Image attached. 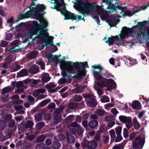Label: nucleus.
Returning a JSON list of instances; mask_svg holds the SVG:
<instances>
[{"mask_svg": "<svg viewBox=\"0 0 149 149\" xmlns=\"http://www.w3.org/2000/svg\"><path fill=\"white\" fill-rule=\"evenodd\" d=\"M6 126V123L3 121H0V131L3 130Z\"/></svg>", "mask_w": 149, "mask_h": 149, "instance_id": "f704fd0d", "label": "nucleus"}, {"mask_svg": "<svg viewBox=\"0 0 149 149\" xmlns=\"http://www.w3.org/2000/svg\"><path fill=\"white\" fill-rule=\"evenodd\" d=\"M133 122L134 128L136 129H138L140 127V125L136 118H134L133 119Z\"/></svg>", "mask_w": 149, "mask_h": 149, "instance_id": "aec40b11", "label": "nucleus"}, {"mask_svg": "<svg viewBox=\"0 0 149 149\" xmlns=\"http://www.w3.org/2000/svg\"><path fill=\"white\" fill-rule=\"evenodd\" d=\"M112 0H102V2L105 3L106 5H108V7L107 8V9H110V10L109 12H113V11L116 10V8L115 5L112 3Z\"/></svg>", "mask_w": 149, "mask_h": 149, "instance_id": "f8f14e48", "label": "nucleus"}, {"mask_svg": "<svg viewBox=\"0 0 149 149\" xmlns=\"http://www.w3.org/2000/svg\"><path fill=\"white\" fill-rule=\"evenodd\" d=\"M45 6L43 4H37L36 7H33L32 11L35 12V15L36 16V19L39 20L40 24H38V27L40 29H44L48 26L47 22L44 18L42 17V15L40 12L45 9Z\"/></svg>", "mask_w": 149, "mask_h": 149, "instance_id": "423d86ee", "label": "nucleus"}, {"mask_svg": "<svg viewBox=\"0 0 149 149\" xmlns=\"http://www.w3.org/2000/svg\"><path fill=\"white\" fill-rule=\"evenodd\" d=\"M82 97L81 96L77 95L74 98V101L77 102H79L82 100Z\"/></svg>", "mask_w": 149, "mask_h": 149, "instance_id": "864d4df0", "label": "nucleus"}, {"mask_svg": "<svg viewBox=\"0 0 149 149\" xmlns=\"http://www.w3.org/2000/svg\"><path fill=\"white\" fill-rule=\"evenodd\" d=\"M66 82V79L63 78H61L59 81V83L60 84H62L65 83Z\"/></svg>", "mask_w": 149, "mask_h": 149, "instance_id": "e2e57ef3", "label": "nucleus"}, {"mask_svg": "<svg viewBox=\"0 0 149 149\" xmlns=\"http://www.w3.org/2000/svg\"><path fill=\"white\" fill-rule=\"evenodd\" d=\"M61 120V117L60 114H58L57 116H55L54 118V121L56 124L60 122Z\"/></svg>", "mask_w": 149, "mask_h": 149, "instance_id": "c756f323", "label": "nucleus"}, {"mask_svg": "<svg viewBox=\"0 0 149 149\" xmlns=\"http://www.w3.org/2000/svg\"><path fill=\"white\" fill-rule=\"evenodd\" d=\"M98 124V122L96 120H93L89 122L88 126L91 128H94Z\"/></svg>", "mask_w": 149, "mask_h": 149, "instance_id": "6ab92c4d", "label": "nucleus"}, {"mask_svg": "<svg viewBox=\"0 0 149 149\" xmlns=\"http://www.w3.org/2000/svg\"><path fill=\"white\" fill-rule=\"evenodd\" d=\"M74 119V116L73 115H70L68 117L65 119V122L69 123L72 121Z\"/></svg>", "mask_w": 149, "mask_h": 149, "instance_id": "473e14b6", "label": "nucleus"}, {"mask_svg": "<svg viewBox=\"0 0 149 149\" xmlns=\"http://www.w3.org/2000/svg\"><path fill=\"white\" fill-rule=\"evenodd\" d=\"M97 92L99 95H101L103 94V90L99 88H97L96 89Z\"/></svg>", "mask_w": 149, "mask_h": 149, "instance_id": "4d7b16f0", "label": "nucleus"}, {"mask_svg": "<svg viewBox=\"0 0 149 149\" xmlns=\"http://www.w3.org/2000/svg\"><path fill=\"white\" fill-rule=\"evenodd\" d=\"M16 87L17 88H19L24 86V85L21 81L17 82L16 85Z\"/></svg>", "mask_w": 149, "mask_h": 149, "instance_id": "a18cd8bd", "label": "nucleus"}, {"mask_svg": "<svg viewBox=\"0 0 149 149\" xmlns=\"http://www.w3.org/2000/svg\"><path fill=\"white\" fill-rule=\"evenodd\" d=\"M30 9V11H28L26 12L24 14L26 18H28L31 17L32 15H33L35 17V18L36 19V16L35 15V12L32 11V10L33 9V7H32L31 9Z\"/></svg>", "mask_w": 149, "mask_h": 149, "instance_id": "f3484780", "label": "nucleus"}, {"mask_svg": "<svg viewBox=\"0 0 149 149\" xmlns=\"http://www.w3.org/2000/svg\"><path fill=\"white\" fill-rule=\"evenodd\" d=\"M50 101V100L49 99H47L45 100L39 104V105L40 107H43L47 104Z\"/></svg>", "mask_w": 149, "mask_h": 149, "instance_id": "c85d7f7f", "label": "nucleus"}, {"mask_svg": "<svg viewBox=\"0 0 149 149\" xmlns=\"http://www.w3.org/2000/svg\"><path fill=\"white\" fill-rule=\"evenodd\" d=\"M8 42L5 41H1L0 43V46L3 47H6L8 45Z\"/></svg>", "mask_w": 149, "mask_h": 149, "instance_id": "49530a36", "label": "nucleus"}, {"mask_svg": "<svg viewBox=\"0 0 149 149\" xmlns=\"http://www.w3.org/2000/svg\"><path fill=\"white\" fill-rule=\"evenodd\" d=\"M115 124L114 121H109L108 124L107 125L109 127L111 128Z\"/></svg>", "mask_w": 149, "mask_h": 149, "instance_id": "09e8293b", "label": "nucleus"}, {"mask_svg": "<svg viewBox=\"0 0 149 149\" xmlns=\"http://www.w3.org/2000/svg\"><path fill=\"white\" fill-rule=\"evenodd\" d=\"M50 79L49 75L48 73L45 74L42 78V81L43 82H46L49 81Z\"/></svg>", "mask_w": 149, "mask_h": 149, "instance_id": "412c9836", "label": "nucleus"}, {"mask_svg": "<svg viewBox=\"0 0 149 149\" xmlns=\"http://www.w3.org/2000/svg\"><path fill=\"white\" fill-rule=\"evenodd\" d=\"M145 139L140 136L136 137L135 140L132 142V146L133 149H142L145 143Z\"/></svg>", "mask_w": 149, "mask_h": 149, "instance_id": "6e6552de", "label": "nucleus"}, {"mask_svg": "<svg viewBox=\"0 0 149 149\" xmlns=\"http://www.w3.org/2000/svg\"><path fill=\"white\" fill-rule=\"evenodd\" d=\"M96 113L99 116L105 115V112L104 110L101 109H98L96 111Z\"/></svg>", "mask_w": 149, "mask_h": 149, "instance_id": "4be33fe9", "label": "nucleus"}, {"mask_svg": "<svg viewBox=\"0 0 149 149\" xmlns=\"http://www.w3.org/2000/svg\"><path fill=\"white\" fill-rule=\"evenodd\" d=\"M123 135L124 137L126 138L128 136V130L126 128H124L123 130Z\"/></svg>", "mask_w": 149, "mask_h": 149, "instance_id": "79ce46f5", "label": "nucleus"}, {"mask_svg": "<svg viewBox=\"0 0 149 149\" xmlns=\"http://www.w3.org/2000/svg\"><path fill=\"white\" fill-rule=\"evenodd\" d=\"M74 8L85 16L90 15L95 20L98 24H100V20L98 16H95L94 13L96 12L101 17V19L105 20L107 17V15L104 12L103 10L100 6L93 3L83 1V0H75Z\"/></svg>", "mask_w": 149, "mask_h": 149, "instance_id": "f257e3e1", "label": "nucleus"}, {"mask_svg": "<svg viewBox=\"0 0 149 149\" xmlns=\"http://www.w3.org/2000/svg\"><path fill=\"white\" fill-rule=\"evenodd\" d=\"M95 139L97 141H99L100 139V135L99 134H96L95 136Z\"/></svg>", "mask_w": 149, "mask_h": 149, "instance_id": "680f3d73", "label": "nucleus"}, {"mask_svg": "<svg viewBox=\"0 0 149 149\" xmlns=\"http://www.w3.org/2000/svg\"><path fill=\"white\" fill-rule=\"evenodd\" d=\"M44 125V123L41 122L38 123L36 125V127L38 129L42 128Z\"/></svg>", "mask_w": 149, "mask_h": 149, "instance_id": "603ef678", "label": "nucleus"}, {"mask_svg": "<svg viewBox=\"0 0 149 149\" xmlns=\"http://www.w3.org/2000/svg\"><path fill=\"white\" fill-rule=\"evenodd\" d=\"M109 137L108 136H104L102 137V140L104 143H107L109 141Z\"/></svg>", "mask_w": 149, "mask_h": 149, "instance_id": "a19ab883", "label": "nucleus"}, {"mask_svg": "<svg viewBox=\"0 0 149 149\" xmlns=\"http://www.w3.org/2000/svg\"><path fill=\"white\" fill-rule=\"evenodd\" d=\"M61 67L64 70H65L67 72L72 71L75 68L77 71L76 75V77H77L85 76L83 72V68L78 64L74 63L72 61H70L61 64Z\"/></svg>", "mask_w": 149, "mask_h": 149, "instance_id": "0eeeda50", "label": "nucleus"}, {"mask_svg": "<svg viewBox=\"0 0 149 149\" xmlns=\"http://www.w3.org/2000/svg\"><path fill=\"white\" fill-rule=\"evenodd\" d=\"M46 137V136L45 135H41L38 137L36 140V142L37 143H39L43 142Z\"/></svg>", "mask_w": 149, "mask_h": 149, "instance_id": "393cba45", "label": "nucleus"}, {"mask_svg": "<svg viewBox=\"0 0 149 149\" xmlns=\"http://www.w3.org/2000/svg\"><path fill=\"white\" fill-rule=\"evenodd\" d=\"M109 133L111 137V140H114L115 139L116 134L113 129H111L109 131Z\"/></svg>", "mask_w": 149, "mask_h": 149, "instance_id": "b1692460", "label": "nucleus"}, {"mask_svg": "<svg viewBox=\"0 0 149 149\" xmlns=\"http://www.w3.org/2000/svg\"><path fill=\"white\" fill-rule=\"evenodd\" d=\"M136 28H137L139 30L137 32L138 36L139 37L145 33V30L144 29V26L143 25L141 26H136L134 27L131 29H129L126 27H124L122 29V33L120 34V37L116 36H111V37H108V40L106 42V43H108L109 46L113 45L115 39L117 40H123L129 34H130Z\"/></svg>", "mask_w": 149, "mask_h": 149, "instance_id": "7ed1b4c3", "label": "nucleus"}, {"mask_svg": "<svg viewBox=\"0 0 149 149\" xmlns=\"http://www.w3.org/2000/svg\"><path fill=\"white\" fill-rule=\"evenodd\" d=\"M134 61L131 58H129V59L126 62V64L128 66H132L134 64Z\"/></svg>", "mask_w": 149, "mask_h": 149, "instance_id": "2f4dec72", "label": "nucleus"}, {"mask_svg": "<svg viewBox=\"0 0 149 149\" xmlns=\"http://www.w3.org/2000/svg\"><path fill=\"white\" fill-rule=\"evenodd\" d=\"M38 52L37 51H34L31 52L30 53L28 54L27 55V57L30 59H32L37 55Z\"/></svg>", "mask_w": 149, "mask_h": 149, "instance_id": "a211bd4d", "label": "nucleus"}, {"mask_svg": "<svg viewBox=\"0 0 149 149\" xmlns=\"http://www.w3.org/2000/svg\"><path fill=\"white\" fill-rule=\"evenodd\" d=\"M117 136L115 140V142H117L121 141L122 139V137L121 134H116Z\"/></svg>", "mask_w": 149, "mask_h": 149, "instance_id": "37998d69", "label": "nucleus"}, {"mask_svg": "<svg viewBox=\"0 0 149 149\" xmlns=\"http://www.w3.org/2000/svg\"><path fill=\"white\" fill-rule=\"evenodd\" d=\"M37 91L39 93H45L46 91V90L45 88H41L37 89Z\"/></svg>", "mask_w": 149, "mask_h": 149, "instance_id": "3c124183", "label": "nucleus"}, {"mask_svg": "<svg viewBox=\"0 0 149 149\" xmlns=\"http://www.w3.org/2000/svg\"><path fill=\"white\" fill-rule=\"evenodd\" d=\"M12 37V35L11 33H8L6 35L5 37V39L6 40H9Z\"/></svg>", "mask_w": 149, "mask_h": 149, "instance_id": "6e6d98bb", "label": "nucleus"}, {"mask_svg": "<svg viewBox=\"0 0 149 149\" xmlns=\"http://www.w3.org/2000/svg\"><path fill=\"white\" fill-rule=\"evenodd\" d=\"M140 104L139 102L137 101H135L132 104L131 106L132 108L134 109H138V107Z\"/></svg>", "mask_w": 149, "mask_h": 149, "instance_id": "5701e85b", "label": "nucleus"}, {"mask_svg": "<svg viewBox=\"0 0 149 149\" xmlns=\"http://www.w3.org/2000/svg\"><path fill=\"white\" fill-rule=\"evenodd\" d=\"M65 136L63 134H59L55 137V139L58 141H61L64 140Z\"/></svg>", "mask_w": 149, "mask_h": 149, "instance_id": "72a5a7b5", "label": "nucleus"}, {"mask_svg": "<svg viewBox=\"0 0 149 149\" xmlns=\"http://www.w3.org/2000/svg\"><path fill=\"white\" fill-rule=\"evenodd\" d=\"M69 130L73 134H74L76 133L75 129L73 127L69 126H68Z\"/></svg>", "mask_w": 149, "mask_h": 149, "instance_id": "c03bdc74", "label": "nucleus"}, {"mask_svg": "<svg viewBox=\"0 0 149 149\" xmlns=\"http://www.w3.org/2000/svg\"><path fill=\"white\" fill-rule=\"evenodd\" d=\"M82 125L85 128L87 127L88 126L87 121L86 120H84L82 122Z\"/></svg>", "mask_w": 149, "mask_h": 149, "instance_id": "338daca9", "label": "nucleus"}, {"mask_svg": "<svg viewBox=\"0 0 149 149\" xmlns=\"http://www.w3.org/2000/svg\"><path fill=\"white\" fill-rule=\"evenodd\" d=\"M27 71L26 70H23L19 72V74L20 76L23 77L27 75Z\"/></svg>", "mask_w": 149, "mask_h": 149, "instance_id": "4c0bfd02", "label": "nucleus"}, {"mask_svg": "<svg viewBox=\"0 0 149 149\" xmlns=\"http://www.w3.org/2000/svg\"><path fill=\"white\" fill-rule=\"evenodd\" d=\"M11 90L12 88L10 86H8L2 89V93H5L11 91Z\"/></svg>", "mask_w": 149, "mask_h": 149, "instance_id": "7c9ffc66", "label": "nucleus"}, {"mask_svg": "<svg viewBox=\"0 0 149 149\" xmlns=\"http://www.w3.org/2000/svg\"><path fill=\"white\" fill-rule=\"evenodd\" d=\"M36 28L33 29L29 33L24 34L22 37V39L23 42H26L29 39L32 38V36L33 35L37 34L38 32L39 34L37 36V38L40 39L42 41L44 40L48 36V33L44 29H40L38 27V24L36 26Z\"/></svg>", "mask_w": 149, "mask_h": 149, "instance_id": "39448f33", "label": "nucleus"}, {"mask_svg": "<svg viewBox=\"0 0 149 149\" xmlns=\"http://www.w3.org/2000/svg\"><path fill=\"white\" fill-rule=\"evenodd\" d=\"M55 106V104L54 102L51 103L48 106L49 108L50 109L54 108Z\"/></svg>", "mask_w": 149, "mask_h": 149, "instance_id": "774afa93", "label": "nucleus"}, {"mask_svg": "<svg viewBox=\"0 0 149 149\" xmlns=\"http://www.w3.org/2000/svg\"><path fill=\"white\" fill-rule=\"evenodd\" d=\"M57 2L56 9L58 11H60L61 13L63 14L66 19H71L76 20L77 18L78 20L82 19L81 17L79 15H75L73 13L68 11L65 10V7L64 5L63 0H54Z\"/></svg>", "mask_w": 149, "mask_h": 149, "instance_id": "20e7f679", "label": "nucleus"}, {"mask_svg": "<svg viewBox=\"0 0 149 149\" xmlns=\"http://www.w3.org/2000/svg\"><path fill=\"white\" fill-rule=\"evenodd\" d=\"M82 145L83 148H84L88 147L90 149H94L97 146L96 143L93 141L89 142L87 145L86 142L84 141L82 143Z\"/></svg>", "mask_w": 149, "mask_h": 149, "instance_id": "9b49d317", "label": "nucleus"}, {"mask_svg": "<svg viewBox=\"0 0 149 149\" xmlns=\"http://www.w3.org/2000/svg\"><path fill=\"white\" fill-rule=\"evenodd\" d=\"M53 148L55 149H58L61 147V144L58 141H54L53 144Z\"/></svg>", "mask_w": 149, "mask_h": 149, "instance_id": "cd10ccee", "label": "nucleus"}, {"mask_svg": "<svg viewBox=\"0 0 149 149\" xmlns=\"http://www.w3.org/2000/svg\"><path fill=\"white\" fill-rule=\"evenodd\" d=\"M83 96L84 97L88 98L87 102V105L91 107H95L96 106L97 102L94 97L92 95L87 94H84Z\"/></svg>", "mask_w": 149, "mask_h": 149, "instance_id": "1a4fd4ad", "label": "nucleus"}, {"mask_svg": "<svg viewBox=\"0 0 149 149\" xmlns=\"http://www.w3.org/2000/svg\"><path fill=\"white\" fill-rule=\"evenodd\" d=\"M45 148L44 144L43 143L38 144L36 147V149H44Z\"/></svg>", "mask_w": 149, "mask_h": 149, "instance_id": "ea45409f", "label": "nucleus"}, {"mask_svg": "<svg viewBox=\"0 0 149 149\" xmlns=\"http://www.w3.org/2000/svg\"><path fill=\"white\" fill-rule=\"evenodd\" d=\"M111 111L114 116H116L118 113L117 110L114 108H112L111 109Z\"/></svg>", "mask_w": 149, "mask_h": 149, "instance_id": "13d9d810", "label": "nucleus"}, {"mask_svg": "<svg viewBox=\"0 0 149 149\" xmlns=\"http://www.w3.org/2000/svg\"><path fill=\"white\" fill-rule=\"evenodd\" d=\"M77 130V133L79 134H82L84 132V129L81 127H78Z\"/></svg>", "mask_w": 149, "mask_h": 149, "instance_id": "8fccbe9b", "label": "nucleus"}, {"mask_svg": "<svg viewBox=\"0 0 149 149\" xmlns=\"http://www.w3.org/2000/svg\"><path fill=\"white\" fill-rule=\"evenodd\" d=\"M15 125V120H12L9 123L8 126L10 127H13Z\"/></svg>", "mask_w": 149, "mask_h": 149, "instance_id": "de8ad7c7", "label": "nucleus"}, {"mask_svg": "<svg viewBox=\"0 0 149 149\" xmlns=\"http://www.w3.org/2000/svg\"><path fill=\"white\" fill-rule=\"evenodd\" d=\"M122 127L120 126H118L116 127L115 130L116 134H121Z\"/></svg>", "mask_w": 149, "mask_h": 149, "instance_id": "e433bc0d", "label": "nucleus"}, {"mask_svg": "<svg viewBox=\"0 0 149 149\" xmlns=\"http://www.w3.org/2000/svg\"><path fill=\"white\" fill-rule=\"evenodd\" d=\"M11 118V116L10 115H7L5 117L4 119L6 121L8 122Z\"/></svg>", "mask_w": 149, "mask_h": 149, "instance_id": "0e129e2a", "label": "nucleus"}, {"mask_svg": "<svg viewBox=\"0 0 149 149\" xmlns=\"http://www.w3.org/2000/svg\"><path fill=\"white\" fill-rule=\"evenodd\" d=\"M92 68L99 70V71L96 70H93L94 76L95 78L98 81L97 83L98 86L102 88L106 87L108 91H110L113 89L116 88V84L113 79H110L108 80L102 77L101 76V72L103 69V68L102 67L99 65H92Z\"/></svg>", "mask_w": 149, "mask_h": 149, "instance_id": "f03ea898", "label": "nucleus"}, {"mask_svg": "<svg viewBox=\"0 0 149 149\" xmlns=\"http://www.w3.org/2000/svg\"><path fill=\"white\" fill-rule=\"evenodd\" d=\"M52 143L51 140L49 139H46L45 141V143L47 146H49Z\"/></svg>", "mask_w": 149, "mask_h": 149, "instance_id": "bf43d9fd", "label": "nucleus"}, {"mask_svg": "<svg viewBox=\"0 0 149 149\" xmlns=\"http://www.w3.org/2000/svg\"><path fill=\"white\" fill-rule=\"evenodd\" d=\"M15 60V58L13 57V55H10L9 56H8L5 60V62L3 65V67H6V63H9L11 62L13 60Z\"/></svg>", "mask_w": 149, "mask_h": 149, "instance_id": "2eb2a0df", "label": "nucleus"}, {"mask_svg": "<svg viewBox=\"0 0 149 149\" xmlns=\"http://www.w3.org/2000/svg\"><path fill=\"white\" fill-rule=\"evenodd\" d=\"M63 107H60L59 108L57 109L56 111V113H60L63 110Z\"/></svg>", "mask_w": 149, "mask_h": 149, "instance_id": "052dcab7", "label": "nucleus"}, {"mask_svg": "<svg viewBox=\"0 0 149 149\" xmlns=\"http://www.w3.org/2000/svg\"><path fill=\"white\" fill-rule=\"evenodd\" d=\"M114 119L113 116L112 115H109L107 116L105 118V120L108 121H113Z\"/></svg>", "mask_w": 149, "mask_h": 149, "instance_id": "58836bf2", "label": "nucleus"}, {"mask_svg": "<svg viewBox=\"0 0 149 149\" xmlns=\"http://www.w3.org/2000/svg\"><path fill=\"white\" fill-rule=\"evenodd\" d=\"M100 100L102 103H106L109 102V99L107 96H102L101 97Z\"/></svg>", "mask_w": 149, "mask_h": 149, "instance_id": "a878e982", "label": "nucleus"}, {"mask_svg": "<svg viewBox=\"0 0 149 149\" xmlns=\"http://www.w3.org/2000/svg\"><path fill=\"white\" fill-rule=\"evenodd\" d=\"M67 135V141L69 143H72L74 142L75 140L74 137L72 135L68 132H66Z\"/></svg>", "mask_w": 149, "mask_h": 149, "instance_id": "4468645a", "label": "nucleus"}, {"mask_svg": "<svg viewBox=\"0 0 149 149\" xmlns=\"http://www.w3.org/2000/svg\"><path fill=\"white\" fill-rule=\"evenodd\" d=\"M33 125V122L29 120L26 123L25 127L26 128H29L31 129L32 128Z\"/></svg>", "mask_w": 149, "mask_h": 149, "instance_id": "bb28decb", "label": "nucleus"}, {"mask_svg": "<svg viewBox=\"0 0 149 149\" xmlns=\"http://www.w3.org/2000/svg\"><path fill=\"white\" fill-rule=\"evenodd\" d=\"M37 63L40 65L41 69H44L45 64L42 61H38Z\"/></svg>", "mask_w": 149, "mask_h": 149, "instance_id": "5fc2aeb1", "label": "nucleus"}, {"mask_svg": "<svg viewBox=\"0 0 149 149\" xmlns=\"http://www.w3.org/2000/svg\"><path fill=\"white\" fill-rule=\"evenodd\" d=\"M119 118L120 121L123 123L127 124L131 123L132 121L131 118L129 117L120 116Z\"/></svg>", "mask_w": 149, "mask_h": 149, "instance_id": "ddd939ff", "label": "nucleus"}, {"mask_svg": "<svg viewBox=\"0 0 149 149\" xmlns=\"http://www.w3.org/2000/svg\"><path fill=\"white\" fill-rule=\"evenodd\" d=\"M38 71V68L37 65H34L29 69V71L32 74L36 73Z\"/></svg>", "mask_w": 149, "mask_h": 149, "instance_id": "dca6fc26", "label": "nucleus"}, {"mask_svg": "<svg viewBox=\"0 0 149 149\" xmlns=\"http://www.w3.org/2000/svg\"><path fill=\"white\" fill-rule=\"evenodd\" d=\"M35 120L38 121L40 120L42 118V116L41 114L38 113L34 115Z\"/></svg>", "mask_w": 149, "mask_h": 149, "instance_id": "c9c22d12", "label": "nucleus"}, {"mask_svg": "<svg viewBox=\"0 0 149 149\" xmlns=\"http://www.w3.org/2000/svg\"><path fill=\"white\" fill-rule=\"evenodd\" d=\"M23 107L21 105H18L14 106V108L16 110H18L22 109Z\"/></svg>", "mask_w": 149, "mask_h": 149, "instance_id": "69168bd1", "label": "nucleus"}, {"mask_svg": "<svg viewBox=\"0 0 149 149\" xmlns=\"http://www.w3.org/2000/svg\"><path fill=\"white\" fill-rule=\"evenodd\" d=\"M149 6V4H148V5L141 6L140 7V8H139L138 10H134L133 11V13H132L129 10H127L125 11H122L120 12V13L122 14L123 15H126L130 16L132 15L133 14L135 13L138 12L142 10H145L148 8V6Z\"/></svg>", "mask_w": 149, "mask_h": 149, "instance_id": "9d476101", "label": "nucleus"}]
</instances>
